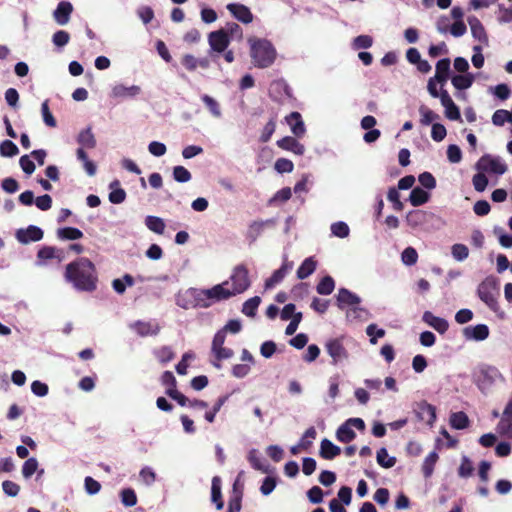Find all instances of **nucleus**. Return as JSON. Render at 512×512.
<instances>
[{"label":"nucleus","instance_id":"1","mask_svg":"<svg viewBox=\"0 0 512 512\" xmlns=\"http://www.w3.org/2000/svg\"><path fill=\"white\" fill-rule=\"evenodd\" d=\"M64 278L79 292H94L97 289L98 274L95 264L86 257H80L66 265Z\"/></svg>","mask_w":512,"mask_h":512},{"label":"nucleus","instance_id":"2","mask_svg":"<svg viewBox=\"0 0 512 512\" xmlns=\"http://www.w3.org/2000/svg\"><path fill=\"white\" fill-rule=\"evenodd\" d=\"M250 55L254 66L258 68L270 67L276 59V49L266 39H249Z\"/></svg>","mask_w":512,"mask_h":512},{"label":"nucleus","instance_id":"3","mask_svg":"<svg viewBox=\"0 0 512 512\" xmlns=\"http://www.w3.org/2000/svg\"><path fill=\"white\" fill-rule=\"evenodd\" d=\"M477 295L487 307L496 314H504L498 303L500 296V282L493 276H487L477 287Z\"/></svg>","mask_w":512,"mask_h":512},{"label":"nucleus","instance_id":"4","mask_svg":"<svg viewBox=\"0 0 512 512\" xmlns=\"http://www.w3.org/2000/svg\"><path fill=\"white\" fill-rule=\"evenodd\" d=\"M77 142L80 147L76 151V155L78 160L83 162L84 169L89 176H94L96 174V165L94 162L88 159V155L85 152L86 149H94L96 147V138L92 132L91 127H87L80 131L77 136Z\"/></svg>","mask_w":512,"mask_h":512},{"label":"nucleus","instance_id":"5","mask_svg":"<svg viewBox=\"0 0 512 512\" xmlns=\"http://www.w3.org/2000/svg\"><path fill=\"white\" fill-rule=\"evenodd\" d=\"M498 378H502L501 372L491 365H481L473 373L474 384L484 394L487 393Z\"/></svg>","mask_w":512,"mask_h":512},{"label":"nucleus","instance_id":"6","mask_svg":"<svg viewBox=\"0 0 512 512\" xmlns=\"http://www.w3.org/2000/svg\"><path fill=\"white\" fill-rule=\"evenodd\" d=\"M230 281L232 283L230 293H233V296L245 292L251 285L246 265L239 264L235 266L230 276Z\"/></svg>","mask_w":512,"mask_h":512},{"label":"nucleus","instance_id":"7","mask_svg":"<svg viewBox=\"0 0 512 512\" xmlns=\"http://www.w3.org/2000/svg\"><path fill=\"white\" fill-rule=\"evenodd\" d=\"M478 171L502 175L507 171V165L499 157L483 155L477 162Z\"/></svg>","mask_w":512,"mask_h":512},{"label":"nucleus","instance_id":"8","mask_svg":"<svg viewBox=\"0 0 512 512\" xmlns=\"http://www.w3.org/2000/svg\"><path fill=\"white\" fill-rule=\"evenodd\" d=\"M204 289L190 288L186 294L192 298L190 302L182 303L180 299L177 300L178 306L189 309V308H208L210 307L209 300L203 295Z\"/></svg>","mask_w":512,"mask_h":512},{"label":"nucleus","instance_id":"9","mask_svg":"<svg viewBox=\"0 0 512 512\" xmlns=\"http://www.w3.org/2000/svg\"><path fill=\"white\" fill-rule=\"evenodd\" d=\"M208 43L211 50L217 53H222L228 48L230 44V37H228L226 30L221 28L209 33Z\"/></svg>","mask_w":512,"mask_h":512},{"label":"nucleus","instance_id":"10","mask_svg":"<svg viewBox=\"0 0 512 512\" xmlns=\"http://www.w3.org/2000/svg\"><path fill=\"white\" fill-rule=\"evenodd\" d=\"M228 283L229 281H225L210 289H204L205 293H203V295L209 300L210 305L219 301L227 300L233 296V293H230V289L224 288V285H227Z\"/></svg>","mask_w":512,"mask_h":512},{"label":"nucleus","instance_id":"11","mask_svg":"<svg viewBox=\"0 0 512 512\" xmlns=\"http://www.w3.org/2000/svg\"><path fill=\"white\" fill-rule=\"evenodd\" d=\"M43 235L42 229L34 225H30L26 229H18L15 234L16 239L22 244L40 241Z\"/></svg>","mask_w":512,"mask_h":512},{"label":"nucleus","instance_id":"12","mask_svg":"<svg viewBox=\"0 0 512 512\" xmlns=\"http://www.w3.org/2000/svg\"><path fill=\"white\" fill-rule=\"evenodd\" d=\"M226 8L235 19L243 24H250L254 19L251 10L244 4L229 3Z\"/></svg>","mask_w":512,"mask_h":512},{"label":"nucleus","instance_id":"13","mask_svg":"<svg viewBox=\"0 0 512 512\" xmlns=\"http://www.w3.org/2000/svg\"><path fill=\"white\" fill-rule=\"evenodd\" d=\"M326 351L332 358V363L336 365L339 361L348 357L347 350L343 346L340 339H331L326 345Z\"/></svg>","mask_w":512,"mask_h":512},{"label":"nucleus","instance_id":"14","mask_svg":"<svg viewBox=\"0 0 512 512\" xmlns=\"http://www.w3.org/2000/svg\"><path fill=\"white\" fill-rule=\"evenodd\" d=\"M417 418L421 421H425L429 426H433L436 421V408L423 400L417 403V409L415 410Z\"/></svg>","mask_w":512,"mask_h":512},{"label":"nucleus","instance_id":"15","mask_svg":"<svg viewBox=\"0 0 512 512\" xmlns=\"http://www.w3.org/2000/svg\"><path fill=\"white\" fill-rule=\"evenodd\" d=\"M337 306L343 310L348 306H356L361 302L360 297L348 290L347 288H340L336 296Z\"/></svg>","mask_w":512,"mask_h":512},{"label":"nucleus","instance_id":"16","mask_svg":"<svg viewBox=\"0 0 512 512\" xmlns=\"http://www.w3.org/2000/svg\"><path fill=\"white\" fill-rule=\"evenodd\" d=\"M73 12V5L69 1H61L58 3L53 12V18L58 25H66Z\"/></svg>","mask_w":512,"mask_h":512},{"label":"nucleus","instance_id":"17","mask_svg":"<svg viewBox=\"0 0 512 512\" xmlns=\"http://www.w3.org/2000/svg\"><path fill=\"white\" fill-rule=\"evenodd\" d=\"M131 328L136 331V333L141 337H146L149 335H157L160 332V326L155 321H136L131 325Z\"/></svg>","mask_w":512,"mask_h":512},{"label":"nucleus","instance_id":"18","mask_svg":"<svg viewBox=\"0 0 512 512\" xmlns=\"http://www.w3.org/2000/svg\"><path fill=\"white\" fill-rule=\"evenodd\" d=\"M286 122L290 126L291 131L295 137L300 138L304 136L306 128L302 116L299 112H291L288 116H286Z\"/></svg>","mask_w":512,"mask_h":512},{"label":"nucleus","instance_id":"19","mask_svg":"<svg viewBox=\"0 0 512 512\" xmlns=\"http://www.w3.org/2000/svg\"><path fill=\"white\" fill-rule=\"evenodd\" d=\"M450 64L451 62L449 58L440 59L436 63L435 76L432 78L435 79L437 83L440 84L441 87H443L446 84L450 77Z\"/></svg>","mask_w":512,"mask_h":512},{"label":"nucleus","instance_id":"20","mask_svg":"<svg viewBox=\"0 0 512 512\" xmlns=\"http://www.w3.org/2000/svg\"><path fill=\"white\" fill-rule=\"evenodd\" d=\"M422 319L426 324L434 328L440 334H444L449 328V324L446 319L435 316L430 311H425Z\"/></svg>","mask_w":512,"mask_h":512},{"label":"nucleus","instance_id":"21","mask_svg":"<svg viewBox=\"0 0 512 512\" xmlns=\"http://www.w3.org/2000/svg\"><path fill=\"white\" fill-rule=\"evenodd\" d=\"M277 146L283 150L293 152L296 155H303L305 147L296 138L285 136L277 141Z\"/></svg>","mask_w":512,"mask_h":512},{"label":"nucleus","instance_id":"22","mask_svg":"<svg viewBox=\"0 0 512 512\" xmlns=\"http://www.w3.org/2000/svg\"><path fill=\"white\" fill-rule=\"evenodd\" d=\"M292 268H293L292 262H284L279 269L275 270L273 272V274L268 279H266L265 288L271 289L276 284L280 283L284 279V277L287 275V273L292 270Z\"/></svg>","mask_w":512,"mask_h":512},{"label":"nucleus","instance_id":"23","mask_svg":"<svg viewBox=\"0 0 512 512\" xmlns=\"http://www.w3.org/2000/svg\"><path fill=\"white\" fill-rule=\"evenodd\" d=\"M463 334L466 339H474L476 341H483L489 336V328L485 324H478L476 326H468L464 328Z\"/></svg>","mask_w":512,"mask_h":512},{"label":"nucleus","instance_id":"24","mask_svg":"<svg viewBox=\"0 0 512 512\" xmlns=\"http://www.w3.org/2000/svg\"><path fill=\"white\" fill-rule=\"evenodd\" d=\"M341 449L337 445L333 444L329 439L324 438L320 443L319 455L323 459L332 460L340 455Z\"/></svg>","mask_w":512,"mask_h":512},{"label":"nucleus","instance_id":"25","mask_svg":"<svg viewBox=\"0 0 512 512\" xmlns=\"http://www.w3.org/2000/svg\"><path fill=\"white\" fill-rule=\"evenodd\" d=\"M274 225L275 221L273 219H268L265 221H254L248 227L247 238L253 242L263 233L266 226Z\"/></svg>","mask_w":512,"mask_h":512},{"label":"nucleus","instance_id":"26","mask_svg":"<svg viewBox=\"0 0 512 512\" xmlns=\"http://www.w3.org/2000/svg\"><path fill=\"white\" fill-rule=\"evenodd\" d=\"M468 23L473 37L480 42L487 43L488 37L481 21L477 17L473 16L468 18Z\"/></svg>","mask_w":512,"mask_h":512},{"label":"nucleus","instance_id":"27","mask_svg":"<svg viewBox=\"0 0 512 512\" xmlns=\"http://www.w3.org/2000/svg\"><path fill=\"white\" fill-rule=\"evenodd\" d=\"M316 268L317 261L314 259V257L306 258L297 269V278L300 280L306 279L314 273Z\"/></svg>","mask_w":512,"mask_h":512},{"label":"nucleus","instance_id":"28","mask_svg":"<svg viewBox=\"0 0 512 512\" xmlns=\"http://www.w3.org/2000/svg\"><path fill=\"white\" fill-rule=\"evenodd\" d=\"M211 500L215 503L217 510H221L224 507L221 493V479L218 476H215L212 479Z\"/></svg>","mask_w":512,"mask_h":512},{"label":"nucleus","instance_id":"29","mask_svg":"<svg viewBox=\"0 0 512 512\" xmlns=\"http://www.w3.org/2000/svg\"><path fill=\"white\" fill-rule=\"evenodd\" d=\"M439 459L436 451L430 452L423 461L422 473L425 478H430L434 472V467Z\"/></svg>","mask_w":512,"mask_h":512},{"label":"nucleus","instance_id":"30","mask_svg":"<svg viewBox=\"0 0 512 512\" xmlns=\"http://www.w3.org/2000/svg\"><path fill=\"white\" fill-rule=\"evenodd\" d=\"M449 422L451 427L457 430H462L469 426V418L463 411L452 413Z\"/></svg>","mask_w":512,"mask_h":512},{"label":"nucleus","instance_id":"31","mask_svg":"<svg viewBox=\"0 0 512 512\" xmlns=\"http://www.w3.org/2000/svg\"><path fill=\"white\" fill-rule=\"evenodd\" d=\"M120 182L118 180H114L110 184V188L112 191L109 193V201L113 204H121L126 199V192L124 189L120 188Z\"/></svg>","mask_w":512,"mask_h":512},{"label":"nucleus","instance_id":"32","mask_svg":"<svg viewBox=\"0 0 512 512\" xmlns=\"http://www.w3.org/2000/svg\"><path fill=\"white\" fill-rule=\"evenodd\" d=\"M429 198V193L420 187L414 188L409 195V201L411 205L415 207L425 204L426 202H428Z\"/></svg>","mask_w":512,"mask_h":512},{"label":"nucleus","instance_id":"33","mask_svg":"<svg viewBox=\"0 0 512 512\" xmlns=\"http://www.w3.org/2000/svg\"><path fill=\"white\" fill-rule=\"evenodd\" d=\"M336 437H337L338 441H340L342 443H349L355 439L356 433L350 427V425L347 424V422H344L337 429Z\"/></svg>","mask_w":512,"mask_h":512},{"label":"nucleus","instance_id":"34","mask_svg":"<svg viewBox=\"0 0 512 512\" xmlns=\"http://www.w3.org/2000/svg\"><path fill=\"white\" fill-rule=\"evenodd\" d=\"M474 81V77L472 74H465V75H454L451 78V82L453 86L457 90H465L472 86Z\"/></svg>","mask_w":512,"mask_h":512},{"label":"nucleus","instance_id":"35","mask_svg":"<svg viewBox=\"0 0 512 512\" xmlns=\"http://www.w3.org/2000/svg\"><path fill=\"white\" fill-rule=\"evenodd\" d=\"M57 236L62 240H77L83 237V232L75 227H64L57 230Z\"/></svg>","mask_w":512,"mask_h":512},{"label":"nucleus","instance_id":"36","mask_svg":"<svg viewBox=\"0 0 512 512\" xmlns=\"http://www.w3.org/2000/svg\"><path fill=\"white\" fill-rule=\"evenodd\" d=\"M425 221L426 213L422 210H412L406 215V222L412 228L422 225Z\"/></svg>","mask_w":512,"mask_h":512},{"label":"nucleus","instance_id":"37","mask_svg":"<svg viewBox=\"0 0 512 512\" xmlns=\"http://www.w3.org/2000/svg\"><path fill=\"white\" fill-rule=\"evenodd\" d=\"M335 288L334 279L327 275L324 276L316 286V291L320 295H330Z\"/></svg>","mask_w":512,"mask_h":512},{"label":"nucleus","instance_id":"38","mask_svg":"<svg viewBox=\"0 0 512 512\" xmlns=\"http://www.w3.org/2000/svg\"><path fill=\"white\" fill-rule=\"evenodd\" d=\"M145 225L154 233L163 234L165 230V223L162 218L157 216H147L145 218Z\"/></svg>","mask_w":512,"mask_h":512},{"label":"nucleus","instance_id":"39","mask_svg":"<svg viewBox=\"0 0 512 512\" xmlns=\"http://www.w3.org/2000/svg\"><path fill=\"white\" fill-rule=\"evenodd\" d=\"M260 303L261 298L259 296L249 298L243 303L242 313L248 317H254L256 315Z\"/></svg>","mask_w":512,"mask_h":512},{"label":"nucleus","instance_id":"40","mask_svg":"<svg viewBox=\"0 0 512 512\" xmlns=\"http://www.w3.org/2000/svg\"><path fill=\"white\" fill-rule=\"evenodd\" d=\"M60 254H62V251L58 250L57 248L51 247V246H45L38 251L37 257L40 260H49V259L57 258L58 261L61 262L63 257Z\"/></svg>","mask_w":512,"mask_h":512},{"label":"nucleus","instance_id":"41","mask_svg":"<svg viewBox=\"0 0 512 512\" xmlns=\"http://www.w3.org/2000/svg\"><path fill=\"white\" fill-rule=\"evenodd\" d=\"M215 356L216 361H214L212 364L214 367L220 369L221 364L219 363L222 360L230 359L234 355V351L231 348L227 347H220L212 352Z\"/></svg>","mask_w":512,"mask_h":512},{"label":"nucleus","instance_id":"42","mask_svg":"<svg viewBox=\"0 0 512 512\" xmlns=\"http://www.w3.org/2000/svg\"><path fill=\"white\" fill-rule=\"evenodd\" d=\"M154 353H155L157 360L162 364H166V363L170 362L175 357V353L169 346H162V347L158 348L157 350H155Z\"/></svg>","mask_w":512,"mask_h":512},{"label":"nucleus","instance_id":"43","mask_svg":"<svg viewBox=\"0 0 512 512\" xmlns=\"http://www.w3.org/2000/svg\"><path fill=\"white\" fill-rule=\"evenodd\" d=\"M377 462L383 468H391L396 464L395 457H389L386 448L377 451Z\"/></svg>","mask_w":512,"mask_h":512},{"label":"nucleus","instance_id":"44","mask_svg":"<svg viewBox=\"0 0 512 512\" xmlns=\"http://www.w3.org/2000/svg\"><path fill=\"white\" fill-rule=\"evenodd\" d=\"M121 502L126 507H133L137 504V495L132 488H125L120 492Z\"/></svg>","mask_w":512,"mask_h":512},{"label":"nucleus","instance_id":"45","mask_svg":"<svg viewBox=\"0 0 512 512\" xmlns=\"http://www.w3.org/2000/svg\"><path fill=\"white\" fill-rule=\"evenodd\" d=\"M419 113L421 115V118H420V123L423 125V126H428L430 125L434 120L438 119L439 118V115L436 114L434 111H432L431 109H429L428 107L422 105L420 108H419Z\"/></svg>","mask_w":512,"mask_h":512},{"label":"nucleus","instance_id":"46","mask_svg":"<svg viewBox=\"0 0 512 512\" xmlns=\"http://www.w3.org/2000/svg\"><path fill=\"white\" fill-rule=\"evenodd\" d=\"M19 153L17 145L11 140H4L0 144V154L3 157H13Z\"/></svg>","mask_w":512,"mask_h":512},{"label":"nucleus","instance_id":"47","mask_svg":"<svg viewBox=\"0 0 512 512\" xmlns=\"http://www.w3.org/2000/svg\"><path fill=\"white\" fill-rule=\"evenodd\" d=\"M206 108L211 112L214 117L219 118L221 116V109L219 103L211 96L205 94L201 97Z\"/></svg>","mask_w":512,"mask_h":512},{"label":"nucleus","instance_id":"48","mask_svg":"<svg viewBox=\"0 0 512 512\" xmlns=\"http://www.w3.org/2000/svg\"><path fill=\"white\" fill-rule=\"evenodd\" d=\"M224 29L226 30L228 37H230V41L234 39L239 41L242 40L243 30L239 24L235 22H229Z\"/></svg>","mask_w":512,"mask_h":512},{"label":"nucleus","instance_id":"49","mask_svg":"<svg viewBox=\"0 0 512 512\" xmlns=\"http://www.w3.org/2000/svg\"><path fill=\"white\" fill-rule=\"evenodd\" d=\"M248 461L255 470L268 472V468L262 464L261 458L258 455V451L252 449L248 454Z\"/></svg>","mask_w":512,"mask_h":512},{"label":"nucleus","instance_id":"50","mask_svg":"<svg viewBox=\"0 0 512 512\" xmlns=\"http://www.w3.org/2000/svg\"><path fill=\"white\" fill-rule=\"evenodd\" d=\"M173 178L180 183H186L191 180V173L184 166H175L173 168Z\"/></svg>","mask_w":512,"mask_h":512},{"label":"nucleus","instance_id":"51","mask_svg":"<svg viewBox=\"0 0 512 512\" xmlns=\"http://www.w3.org/2000/svg\"><path fill=\"white\" fill-rule=\"evenodd\" d=\"M38 469V461L32 457L27 459L22 466V474L24 478H30Z\"/></svg>","mask_w":512,"mask_h":512},{"label":"nucleus","instance_id":"52","mask_svg":"<svg viewBox=\"0 0 512 512\" xmlns=\"http://www.w3.org/2000/svg\"><path fill=\"white\" fill-rule=\"evenodd\" d=\"M331 232L336 237L345 238L349 235L350 229L345 222L338 221L331 225Z\"/></svg>","mask_w":512,"mask_h":512},{"label":"nucleus","instance_id":"53","mask_svg":"<svg viewBox=\"0 0 512 512\" xmlns=\"http://www.w3.org/2000/svg\"><path fill=\"white\" fill-rule=\"evenodd\" d=\"M472 183L476 191L483 192L488 185V178L485 172L479 171V173L475 174L472 178Z\"/></svg>","mask_w":512,"mask_h":512},{"label":"nucleus","instance_id":"54","mask_svg":"<svg viewBox=\"0 0 512 512\" xmlns=\"http://www.w3.org/2000/svg\"><path fill=\"white\" fill-rule=\"evenodd\" d=\"M274 168L278 173H290L294 169V164L287 158H279L274 164Z\"/></svg>","mask_w":512,"mask_h":512},{"label":"nucleus","instance_id":"55","mask_svg":"<svg viewBox=\"0 0 512 512\" xmlns=\"http://www.w3.org/2000/svg\"><path fill=\"white\" fill-rule=\"evenodd\" d=\"M505 122L510 123V112L504 109L496 110L492 115V123L496 126H503Z\"/></svg>","mask_w":512,"mask_h":512},{"label":"nucleus","instance_id":"56","mask_svg":"<svg viewBox=\"0 0 512 512\" xmlns=\"http://www.w3.org/2000/svg\"><path fill=\"white\" fill-rule=\"evenodd\" d=\"M366 333L370 337V343L375 345L377 343V338H382L385 336V330L382 328H377L376 324H370L366 328Z\"/></svg>","mask_w":512,"mask_h":512},{"label":"nucleus","instance_id":"57","mask_svg":"<svg viewBox=\"0 0 512 512\" xmlns=\"http://www.w3.org/2000/svg\"><path fill=\"white\" fill-rule=\"evenodd\" d=\"M452 256L457 261H463L465 260L469 255V249L464 244H454L451 248Z\"/></svg>","mask_w":512,"mask_h":512},{"label":"nucleus","instance_id":"58","mask_svg":"<svg viewBox=\"0 0 512 512\" xmlns=\"http://www.w3.org/2000/svg\"><path fill=\"white\" fill-rule=\"evenodd\" d=\"M41 112H42L44 123L47 126H49V127H52V128L56 127L57 123H56V120H55L54 116L50 112L49 105H48V100H45L42 103V105H41Z\"/></svg>","mask_w":512,"mask_h":512},{"label":"nucleus","instance_id":"59","mask_svg":"<svg viewBox=\"0 0 512 512\" xmlns=\"http://www.w3.org/2000/svg\"><path fill=\"white\" fill-rule=\"evenodd\" d=\"M70 41V35L65 30H58L52 36V42L57 47H63Z\"/></svg>","mask_w":512,"mask_h":512},{"label":"nucleus","instance_id":"60","mask_svg":"<svg viewBox=\"0 0 512 512\" xmlns=\"http://www.w3.org/2000/svg\"><path fill=\"white\" fill-rule=\"evenodd\" d=\"M401 258L404 264L411 266L417 262L418 253L413 247H407L402 252Z\"/></svg>","mask_w":512,"mask_h":512},{"label":"nucleus","instance_id":"61","mask_svg":"<svg viewBox=\"0 0 512 512\" xmlns=\"http://www.w3.org/2000/svg\"><path fill=\"white\" fill-rule=\"evenodd\" d=\"M373 44V39L369 35H359L353 40L354 49H367Z\"/></svg>","mask_w":512,"mask_h":512},{"label":"nucleus","instance_id":"62","mask_svg":"<svg viewBox=\"0 0 512 512\" xmlns=\"http://www.w3.org/2000/svg\"><path fill=\"white\" fill-rule=\"evenodd\" d=\"M447 131L444 125L434 123L431 129V137L434 141L440 142L446 137Z\"/></svg>","mask_w":512,"mask_h":512},{"label":"nucleus","instance_id":"63","mask_svg":"<svg viewBox=\"0 0 512 512\" xmlns=\"http://www.w3.org/2000/svg\"><path fill=\"white\" fill-rule=\"evenodd\" d=\"M181 64L189 72H193L198 68V58L192 54H185L181 59Z\"/></svg>","mask_w":512,"mask_h":512},{"label":"nucleus","instance_id":"64","mask_svg":"<svg viewBox=\"0 0 512 512\" xmlns=\"http://www.w3.org/2000/svg\"><path fill=\"white\" fill-rule=\"evenodd\" d=\"M498 21L500 23H510L512 22V4L506 8L504 5H499V16Z\"/></svg>","mask_w":512,"mask_h":512}]
</instances>
